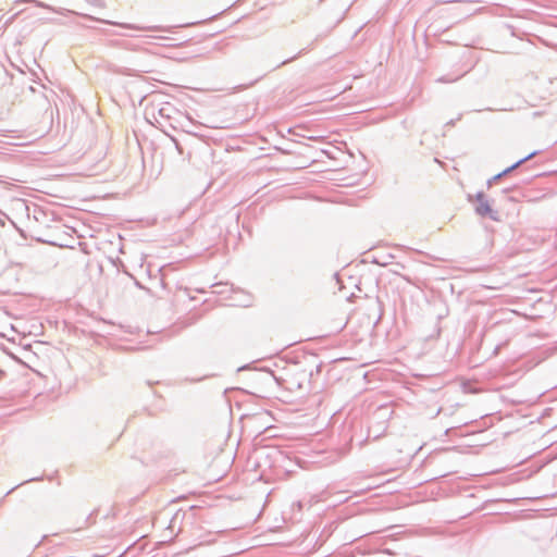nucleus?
<instances>
[{
	"label": "nucleus",
	"mask_w": 557,
	"mask_h": 557,
	"mask_svg": "<svg viewBox=\"0 0 557 557\" xmlns=\"http://www.w3.org/2000/svg\"><path fill=\"white\" fill-rule=\"evenodd\" d=\"M535 156V152H532L530 153L529 156L520 159L519 161H517L515 164H512L511 166L505 169L503 172L496 174L495 176H493L488 182V187L492 186V184H494L495 182H497L498 180H500L503 176L507 175L508 173H510L511 171H513L515 169L519 168L522 163H524L525 161L530 160L531 158H533Z\"/></svg>",
	"instance_id": "nucleus-2"
},
{
	"label": "nucleus",
	"mask_w": 557,
	"mask_h": 557,
	"mask_svg": "<svg viewBox=\"0 0 557 557\" xmlns=\"http://www.w3.org/2000/svg\"><path fill=\"white\" fill-rule=\"evenodd\" d=\"M475 199H476V207H475V211L479 215L481 216H491L492 219H495L493 216V210L487 201V199L485 198V195L483 193H478L476 196H475Z\"/></svg>",
	"instance_id": "nucleus-1"
},
{
	"label": "nucleus",
	"mask_w": 557,
	"mask_h": 557,
	"mask_svg": "<svg viewBox=\"0 0 557 557\" xmlns=\"http://www.w3.org/2000/svg\"><path fill=\"white\" fill-rule=\"evenodd\" d=\"M1 336L13 341V337H10V334L8 332L2 331Z\"/></svg>",
	"instance_id": "nucleus-6"
},
{
	"label": "nucleus",
	"mask_w": 557,
	"mask_h": 557,
	"mask_svg": "<svg viewBox=\"0 0 557 557\" xmlns=\"http://www.w3.org/2000/svg\"><path fill=\"white\" fill-rule=\"evenodd\" d=\"M12 205H13L14 209H16L18 211L27 210V206H26L25 201L22 199H13Z\"/></svg>",
	"instance_id": "nucleus-5"
},
{
	"label": "nucleus",
	"mask_w": 557,
	"mask_h": 557,
	"mask_svg": "<svg viewBox=\"0 0 557 557\" xmlns=\"http://www.w3.org/2000/svg\"><path fill=\"white\" fill-rule=\"evenodd\" d=\"M24 263V258H21V260L17 262L18 265H22Z\"/></svg>",
	"instance_id": "nucleus-10"
},
{
	"label": "nucleus",
	"mask_w": 557,
	"mask_h": 557,
	"mask_svg": "<svg viewBox=\"0 0 557 557\" xmlns=\"http://www.w3.org/2000/svg\"><path fill=\"white\" fill-rule=\"evenodd\" d=\"M441 82H448V83H451L454 79H440Z\"/></svg>",
	"instance_id": "nucleus-11"
},
{
	"label": "nucleus",
	"mask_w": 557,
	"mask_h": 557,
	"mask_svg": "<svg viewBox=\"0 0 557 557\" xmlns=\"http://www.w3.org/2000/svg\"><path fill=\"white\" fill-rule=\"evenodd\" d=\"M22 139V136H13L11 132L2 129V151L5 149V146H24L26 143Z\"/></svg>",
	"instance_id": "nucleus-3"
},
{
	"label": "nucleus",
	"mask_w": 557,
	"mask_h": 557,
	"mask_svg": "<svg viewBox=\"0 0 557 557\" xmlns=\"http://www.w3.org/2000/svg\"><path fill=\"white\" fill-rule=\"evenodd\" d=\"M21 1L22 2H32L35 5L39 7V8L47 9V10L52 11V12L58 13V14H66V13L77 14L74 11L62 9V8H54V7H51V5H49V4L45 3V2L37 1V0H21Z\"/></svg>",
	"instance_id": "nucleus-4"
},
{
	"label": "nucleus",
	"mask_w": 557,
	"mask_h": 557,
	"mask_svg": "<svg viewBox=\"0 0 557 557\" xmlns=\"http://www.w3.org/2000/svg\"><path fill=\"white\" fill-rule=\"evenodd\" d=\"M84 17L88 18V20H92V21H96L97 18H95L94 16H90V15H83Z\"/></svg>",
	"instance_id": "nucleus-7"
},
{
	"label": "nucleus",
	"mask_w": 557,
	"mask_h": 557,
	"mask_svg": "<svg viewBox=\"0 0 557 557\" xmlns=\"http://www.w3.org/2000/svg\"><path fill=\"white\" fill-rule=\"evenodd\" d=\"M9 326H10V331H11V332H14V331H15V327H14V325H13V324H9Z\"/></svg>",
	"instance_id": "nucleus-9"
},
{
	"label": "nucleus",
	"mask_w": 557,
	"mask_h": 557,
	"mask_svg": "<svg viewBox=\"0 0 557 557\" xmlns=\"http://www.w3.org/2000/svg\"><path fill=\"white\" fill-rule=\"evenodd\" d=\"M129 28H135V26H128ZM136 29L143 30L146 29L145 27H136Z\"/></svg>",
	"instance_id": "nucleus-8"
}]
</instances>
